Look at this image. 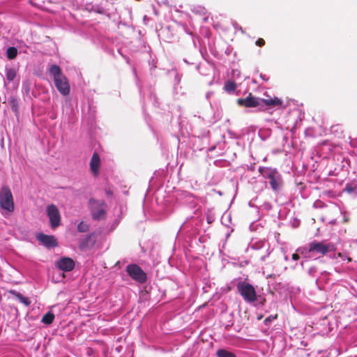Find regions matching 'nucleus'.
Returning a JSON list of instances; mask_svg holds the SVG:
<instances>
[{"label": "nucleus", "mask_w": 357, "mask_h": 357, "mask_svg": "<svg viewBox=\"0 0 357 357\" xmlns=\"http://www.w3.org/2000/svg\"><path fill=\"white\" fill-rule=\"evenodd\" d=\"M239 105L245 106L246 107H255L258 106L267 105L270 108H273L275 106H280L279 109H289V112L294 110L296 112H302V109L300 107H303V104H298V102L296 100H287L284 104L282 100L277 97L273 98H269L268 99H263L257 98L251 93L245 98H239L237 100Z\"/></svg>", "instance_id": "nucleus-1"}, {"label": "nucleus", "mask_w": 357, "mask_h": 357, "mask_svg": "<svg viewBox=\"0 0 357 357\" xmlns=\"http://www.w3.org/2000/svg\"><path fill=\"white\" fill-rule=\"evenodd\" d=\"M49 73L53 78L55 87L63 96H68L70 91V86L66 76L62 73L61 67L56 64H52L48 69Z\"/></svg>", "instance_id": "nucleus-2"}, {"label": "nucleus", "mask_w": 357, "mask_h": 357, "mask_svg": "<svg viewBox=\"0 0 357 357\" xmlns=\"http://www.w3.org/2000/svg\"><path fill=\"white\" fill-rule=\"evenodd\" d=\"M237 289L247 303H253L257 300V293L254 287L245 282H238Z\"/></svg>", "instance_id": "nucleus-3"}, {"label": "nucleus", "mask_w": 357, "mask_h": 357, "mask_svg": "<svg viewBox=\"0 0 357 357\" xmlns=\"http://www.w3.org/2000/svg\"><path fill=\"white\" fill-rule=\"evenodd\" d=\"M0 206L3 209L9 212L14 210L13 195L7 186L2 187L0 190Z\"/></svg>", "instance_id": "nucleus-4"}, {"label": "nucleus", "mask_w": 357, "mask_h": 357, "mask_svg": "<svg viewBox=\"0 0 357 357\" xmlns=\"http://www.w3.org/2000/svg\"><path fill=\"white\" fill-rule=\"evenodd\" d=\"M89 206L94 219H102L105 215V204L103 201L91 199Z\"/></svg>", "instance_id": "nucleus-5"}, {"label": "nucleus", "mask_w": 357, "mask_h": 357, "mask_svg": "<svg viewBox=\"0 0 357 357\" xmlns=\"http://www.w3.org/2000/svg\"><path fill=\"white\" fill-rule=\"evenodd\" d=\"M335 250V246L333 243H325L324 242L313 241L310 243V251L317 252L322 255L330 251Z\"/></svg>", "instance_id": "nucleus-6"}, {"label": "nucleus", "mask_w": 357, "mask_h": 357, "mask_svg": "<svg viewBox=\"0 0 357 357\" xmlns=\"http://www.w3.org/2000/svg\"><path fill=\"white\" fill-rule=\"evenodd\" d=\"M126 270L129 275L135 281L140 283H143L146 281V275L145 273L137 265H128Z\"/></svg>", "instance_id": "nucleus-7"}, {"label": "nucleus", "mask_w": 357, "mask_h": 357, "mask_svg": "<svg viewBox=\"0 0 357 357\" xmlns=\"http://www.w3.org/2000/svg\"><path fill=\"white\" fill-rule=\"evenodd\" d=\"M47 214L50 219L51 227L52 228L57 227L61 222V215L58 208L54 204L47 206Z\"/></svg>", "instance_id": "nucleus-8"}, {"label": "nucleus", "mask_w": 357, "mask_h": 357, "mask_svg": "<svg viewBox=\"0 0 357 357\" xmlns=\"http://www.w3.org/2000/svg\"><path fill=\"white\" fill-rule=\"evenodd\" d=\"M265 176L269 178L270 185L273 190H278L280 186V178L278 172L267 169Z\"/></svg>", "instance_id": "nucleus-9"}, {"label": "nucleus", "mask_w": 357, "mask_h": 357, "mask_svg": "<svg viewBox=\"0 0 357 357\" xmlns=\"http://www.w3.org/2000/svg\"><path fill=\"white\" fill-rule=\"evenodd\" d=\"M17 47H8L6 51V56L8 60L12 61L16 59L17 54L19 53L17 47H26L28 48V46L23 40H17Z\"/></svg>", "instance_id": "nucleus-10"}, {"label": "nucleus", "mask_w": 357, "mask_h": 357, "mask_svg": "<svg viewBox=\"0 0 357 357\" xmlns=\"http://www.w3.org/2000/svg\"><path fill=\"white\" fill-rule=\"evenodd\" d=\"M100 164L101 161L99 155L97 153H94L89 163L91 172L94 176L99 174Z\"/></svg>", "instance_id": "nucleus-11"}, {"label": "nucleus", "mask_w": 357, "mask_h": 357, "mask_svg": "<svg viewBox=\"0 0 357 357\" xmlns=\"http://www.w3.org/2000/svg\"><path fill=\"white\" fill-rule=\"evenodd\" d=\"M37 239L47 248L55 247L57 245L56 240L53 236L40 234L37 236Z\"/></svg>", "instance_id": "nucleus-12"}, {"label": "nucleus", "mask_w": 357, "mask_h": 357, "mask_svg": "<svg viewBox=\"0 0 357 357\" xmlns=\"http://www.w3.org/2000/svg\"><path fill=\"white\" fill-rule=\"evenodd\" d=\"M58 267L65 271H71L75 266L74 261L68 257H64L57 261Z\"/></svg>", "instance_id": "nucleus-13"}, {"label": "nucleus", "mask_w": 357, "mask_h": 357, "mask_svg": "<svg viewBox=\"0 0 357 357\" xmlns=\"http://www.w3.org/2000/svg\"><path fill=\"white\" fill-rule=\"evenodd\" d=\"M8 106L12 109V112H18L19 110V100L15 95H10L7 98Z\"/></svg>", "instance_id": "nucleus-14"}, {"label": "nucleus", "mask_w": 357, "mask_h": 357, "mask_svg": "<svg viewBox=\"0 0 357 357\" xmlns=\"http://www.w3.org/2000/svg\"><path fill=\"white\" fill-rule=\"evenodd\" d=\"M5 73H6V80L8 82H11L15 79V78L17 76V70L14 68L6 66Z\"/></svg>", "instance_id": "nucleus-15"}, {"label": "nucleus", "mask_w": 357, "mask_h": 357, "mask_svg": "<svg viewBox=\"0 0 357 357\" xmlns=\"http://www.w3.org/2000/svg\"><path fill=\"white\" fill-rule=\"evenodd\" d=\"M86 10L89 12H94L99 14H104L105 13V8L100 5H93L91 3H87L86 5Z\"/></svg>", "instance_id": "nucleus-16"}, {"label": "nucleus", "mask_w": 357, "mask_h": 357, "mask_svg": "<svg viewBox=\"0 0 357 357\" xmlns=\"http://www.w3.org/2000/svg\"><path fill=\"white\" fill-rule=\"evenodd\" d=\"M237 85L234 81L228 80L225 82L224 89L228 93H232L236 89Z\"/></svg>", "instance_id": "nucleus-17"}, {"label": "nucleus", "mask_w": 357, "mask_h": 357, "mask_svg": "<svg viewBox=\"0 0 357 357\" xmlns=\"http://www.w3.org/2000/svg\"><path fill=\"white\" fill-rule=\"evenodd\" d=\"M169 74H173L174 79V89L176 90V86H178L181 82V75L178 73L177 70L174 68L169 71Z\"/></svg>", "instance_id": "nucleus-18"}, {"label": "nucleus", "mask_w": 357, "mask_h": 357, "mask_svg": "<svg viewBox=\"0 0 357 357\" xmlns=\"http://www.w3.org/2000/svg\"><path fill=\"white\" fill-rule=\"evenodd\" d=\"M216 354L217 357H236L234 353L224 349H218Z\"/></svg>", "instance_id": "nucleus-19"}, {"label": "nucleus", "mask_w": 357, "mask_h": 357, "mask_svg": "<svg viewBox=\"0 0 357 357\" xmlns=\"http://www.w3.org/2000/svg\"><path fill=\"white\" fill-rule=\"evenodd\" d=\"M54 319V315L52 312H48L42 318V322L45 324H50Z\"/></svg>", "instance_id": "nucleus-20"}, {"label": "nucleus", "mask_w": 357, "mask_h": 357, "mask_svg": "<svg viewBox=\"0 0 357 357\" xmlns=\"http://www.w3.org/2000/svg\"><path fill=\"white\" fill-rule=\"evenodd\" d=\"M296 252L307 258L311 257V253H312V251H310V245L307 248V247L299 248L297 249Z\"/></svg>", "instance_id": "nucleus-21"}, {"label": "nucleus", "mask_w": 357, "mask_h": 357, "mask_svg": "<svg viewBox=\"0 0 357 357\" xmlns=\"http://www.w3.org/2000/svg\"><path fill=\"white\" fill-rule=\"evenodd\" d=\"M16 296L19 299V301L26 306L30 305V301L28 298L23 296L22 294L19 293L16 294Z\"/></svg>", "instance_id": "nucleus-22"}, {"label": "nucleus", "mask_w": 357, "mask_h": 357, "mask_svg": "<svg viewBox=\"0 0 357 357\" xmlns=\"http://www.w3.org/2000/svg\"><path fill=\"white\" fill-rule=\"evenodd\" d=\"M156 60L151 56L150 60L149 61V65L150 67L151 74L153 75V70L156 68Z\"/></svg>", "instance_id": "nucleus-23"}, {"label": "nucleus", "mask_w": 357, "mask_h": 357, "mask_svg": "<svg viewBox=\"0 0 357 357\" xmlns=\"http://www.w3.org/2000/svg\"><path fill=\"white\" fill-rule=\"evenodd\" d=\"M88 229H89V225L84 222H81L78 225V227H77V229L80 232H85L88 230Z\"/></svg>", "instance_id": "nucleus-24"}, {"label": "nucleus", "mask_w": 357, "mask_h": 357, "mask_svg": "<svg viewBox=\"0 0 357 357\" xmlns=\"http://www.w3.org/2000/svg\"><path fill=\"white\" fill-rule=\"evenodd\" d=\"M231 77L234 79H238L241 76V72L238 69H233L231 73Z\"/></svg>", "instance_id": "nucleus-25"}, {"label": "nucleus", "mask_w": 357, "mask_h": 357, "mask_svg": "<svg viewBox=\"0 0 357 357\" xmlns=\"http://www.w3.org/2000/svg\"><path fill=\"white\" fill-rule=\"evenodd\" d=\"M192 11L194 13L204 14L205 13V8L202 6H197V7H195L194 8H192Z\"/></svg>", "instance_id": "nucleus-26"}, {"label": "nucleus", "mask_w": 357, "mask_h": 357, "mask_svg": "<svg viewBox=\"0 0 357 357\" xmlns=\"http://www.w3.org/2000/svg\"><path fill=\"white\" fill-rule=\"evenodd\" d=\"M29 91H30L29 85L26 83H23L22 84V91L24 93L28 94L29 93Z\"/></svg>", "instance_id": "nucleus-27"}, {"label": "nucleus", "mask_w": 357, "mask_h": 357, "mask_svg": "<svg viewBox=\"0 0 357 357\" xmlns=\"http://www.w3.org/2000/svg\"><path fill=\"white\" fill-rule=\"evenodd\" d=\"M232 25L236 31H241L242 33L244 32L242 27L236 22H234Z\"/></svg>", "instance_id": "nucleus-28"}, {"label": "nucleus", "mask_w": 357, "mask_h": 357, "mask_svg": "<svg viewBox=\"0 0 357 357\" xmlns=\"http://www.w3.org/2000/svg\"><path fill=\"white\" fill-rule=\"evenodd\" d=\"M256 45L262 47L265 44V40L263 38H259L255 42Z\"/></svg>", "instance_id": "nucleus-29"}, {"label": "nucleus", "mask_w": 357, "mask_h": 357, "mask_svg": "<svg viewBox=\"0 0 357 357\" xmlns=\"http://www.w3.org/2000/svg\"><path fill=\"white\" fill-rule=\"evenodd\" d=\"M292 259L294 260V261H297L298 259H299V255L298 253H294L292 255Z\"/></svg>", "instance_id": "nucleus-30"}, {"label": "nucleus", "mask_w": 357, "mask_h": 357, "mask_svg": "<svg viewBox=\"0 0 357 357\" xmlns=\"http://www.w3.org/2000/svg\"><path fill=\"white\" fill-rule=\"evenodd\" d=\"M259 77H261V79H262L264 81H268V77L266 75L260 74Z\"/></svg>", "instance_id": "nucleus-31"}, {"label": "nucleus", "mask_w": 357, "mask_h": 357, "mask_svg": "<svg viewBox=\"0 0 357 357\" xmlns=\"http://www.w3.org/2000/svg\"><path fill=\"white\" fill-rule=\"evenodd\" d=\"M315 271H316V270H315L314 268H310L309 269V273L311 274V275L313 274Z\"/></svg>", "instance_id": "nucleus-32"}, {"label": "nucleus", "mask_w": 357, "mask_h": 357, "mask_svg": "<svg viewBox=\"0 0 357 357\" xmlns=\"http://www.w3.org/2000/svg\"><path fill=\"white\" fill-rule=\"evenodd\" d=\"M213 94L212 92H208L206 93V98H208Z\"/></svg>", "instance_id": "nucleus-33"}, {"label": "nucleus", "mask_w": 357, "mask_h": 357, "mask_svg": "<svg viewBox=\"0 0 357 357\" xmlns=\"http://www.w3.org/2000/svg\"><path fill=\"white\" fill-rule=\"evenodd\" d=\"M183 61H184L185 63L188 64V65H190V64H192V63H190V61H188V60H186V59H183Z\"/></svg>", "instance_id": "nucleus-34"}, {"label": "nucleus", "mask_w": 357, "mask_h": 357, "mask_svg": "<svg viewBox=\"0 0 357 357\" xmlns=\"http://www.w3.org/2000/svg\"><path fill=\"white\" fill-rule=\"evenodd\" d=\"M199 67H200V64H199V63L196 64V70H199Z\"/></svg>", "instance_id": "nucleus-35"}, {"label": "nucleus", "mask_w": 357, "mask_h": 357, "mask_svg": "<svg viewBox=\"0 0 357 357\" xmlns=\"http://www.w3.org/2000/svg\"><path fill=\"white\" fill-rule=\"evenodd\" d=\"M338 257H343L341 253H340V252L338 253Z\"/></svg>", "instance_id": "nucleus-36"}, {"label": "nucleus", "mask_w": 357, "mask_h": 357, "mask_svg": "<svg viewBox=\"0 0 357 357\" xmlns=\"http://www.w3.org/2000/svg\"><path fill=\"white\" fill-rule=\"evenodd\" d=\"M266 171H267V169H266V170L265 171V172L264 173V176H265V174H266ZM261 174H263V172H261Z\"/></svg>", "instance_id": "nucleus-37"}, {"label": "nucleus", "mask_w": 357, "mask_h": 357, "mask_svg": "<svg viewBox=\"0 0 357 357\" xmlns=\"http://www.w3.org/2000/svg\"><path fill=\"white\" fill-rule=\"evenodd\" d=\"M347 259L348 261H351V259L349 257H347Z\"/></svg>", "instance_id": "nucleus-38"}, {"label": "nucleus", "mask_w": 357, "mask_h": 357, "mask_svg": "<svg viewBox=\"0 0 357 357\" xmlns=\"http://www.w3.org/2000/svg\"><path fill=\"white\" fill-rule=\"evenodd\" d=\"M284 259H285L286 261L288 259V258H287V256H285V257H284Z\"/></svg>", "instance_id": "nucleus-39"}]
</instances>
